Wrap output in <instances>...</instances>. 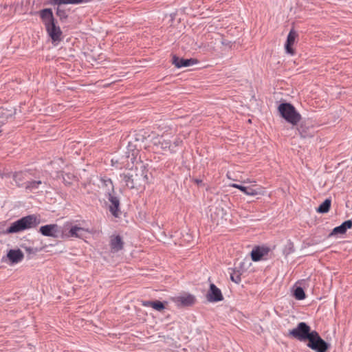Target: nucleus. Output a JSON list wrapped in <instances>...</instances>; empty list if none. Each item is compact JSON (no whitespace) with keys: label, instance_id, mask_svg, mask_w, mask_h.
Returning <instances> with one entry per match:
<instances>
[{"label":"nucleus","instance_id":"obj_1","mask_svg":"<svg viewBox=\"0 0 352 352\" xmlns=\"http://www.w3.org/2000/svg\"><path fill=\"white\" fill-rule=\"evenodd\" d=\"M41 223L40 217L36 214H30L21 218L12 223L6 230V234H13L23 232L25 230L36 228Z\"/></svg>","mask_w":352,"mask_h":352},{"label":"nucleus","instance_id":"obj_2","mask_svg":"<svg viewBox=\"0 0 352 352\" xmlns=\"http://www.w3.org/2000/svg\"><path fill=\"white\" fill-rule=\"evenodd\" d=\"M89 232V231L87 228L68 221L63 225L60 236L62 239H82L85 235Z\"/></svg>","mask_w":352,"mask_h":352},{"label":"nucleus","instance_id":"obj_3","mask_svg":"<svg viewBox=\"0 0 352 352\" xmlns=\"http://www.w3.org/2000/svg\"><path fill=\"white\" fill-rule=\"evenodd\" d=\"M281 116L293 125L297 124L301 120V116L290 103H282L278 107Z\"/></svg>","mask_w":352,"mask_h":352},{"label":"nucleus","instance_id":"obj_4","mask_svg":"<svg viewBox=\"0 0 352 352\" xmlns=\"http://www.w3.org/2000/svg\"><path fill=\"white\" fill-rule=\"evenodd\" d=\"M307 346L316 352H327L329 345L321 338L316 331H311V335L308 340Z\"/></svg>","mask_w":352,"mask_h":352},{"label":"nucleus","instance_id":"obj_5","mask_svg":"<svg viewBox=\"0 0 352 352\" xmlns=\"http://www.w3.org/2000/svg\"><path fill=\"white\" fill-rule=\"evenodd\" d=\"M311 328L305 322H301L297 327L289 332V336L298 339L300 341L309 340L311 335Z\"/></svg>","mask_w":352,"mask_h":352},{"label":"nucleus","instance_id":"obj_6","mask_svg":"<svg viewBox=\"0 0 352 352\" xmlns=\"http://www.w3.org/2000/svg\"><path fill=\"white\" fill-rule=\"evenodd\" d=\"M40 233L45 236L56 238L60 236L61 231L57 224H48L43 226L39 228Z\"/></svg>","mask_w":352,"mask_h":352},{"label":"nucleus","instance_id":"obj_7","mask_svg":"<svg viewBox=\"0 0 352 352\" xmlns=\"http://www.w3.org/2000/svg\"><path fill=\"white\" fill-rule=\"evenodd\" d=\"M206 298L210 302H218L223 299L221 290L213 283L210 285Z\"/></svg>","mask_w":352,"mask_h":352},{"label":"nucleus","instance_id":"obj_8","mask_svg":"<svg viewBox=\"0 0 352 352\" xmlns=\"http://www.w3.org/2000/svg\"><path fill=\"white\" fill-rule=\"evenodd\" d=\"M45 29L53 42H59L61 41L62 31L60 27L56 25L55 22L47 26Z\"/></svg>","mask_w":352,"mask_h":352},{"label":"nucleus","instance_id":"obj_9","mask_svg":"<svg viewBox=\"0 0 352 352\" xmlns=\"http://www.w3.org/2000/svg\"><path fill=\"white\" fill-rule=\"evenodd\" d=\"M38 14L45 28L55 22L52 10L50 8H45L40 10Z\"/></svg>","mask_w":352,"mask_h":352},{"label":"nucleus","instance_id":"obj_10","mask_svg":"<svg viewBox=\"0 0 352 352\" xmlns=\"http://www.w3.org/2000/svg\"><path fill=\"white\" fill-rule=\"evenodd\" d=\"M298 36V33L294 29H292L288 34L285 48L286 52L291 55H294L295 54L294 49L292 47L295 43Z\"/></svg>","mask_w":352,"mask_h":352},{"label":"nucleus","instance_id":"obj_11","mask_svg":"<svg viewBox=\"0 0 352 352\" xmlns=\"http://www.w3.org/2000/svg\"><path fill=\"white\" fill-rule=\"evenodd\" d=\"M270 252V248L266 246H256L251 252V258L253 261H261L263 257L267 255Z\"/></svg>","mask_w":352,"mask_h":352},{"label":"nucleus","instance_id":"obj_12","mask_svg":"<svg viewBox=\"0 0 352 352\" xmlns=\"http://www.w3.org/2000/svg\"><path fill=\"white\" fill-rule=\"evenodd\" d=\"M109 246L111 252L116 253L123 249L124 241L120 235H112L110 237Z\"/></svg>","mask_w":352,"mask_h":352},{"label":"nucleus","instance_id":"obj_13","mask_svg":"<svg viewBox=\"0 0 352 352\" xmlns=\"http://www.w3.org/2000/svg\"><path fill=\"white\" fill-rule=\"evenodd\" d=\"M173 300L177 305L190 306L195 302V298L191 294H185L177 296L174 298Z\"/></svg>","mask_w":352,"mask_h":352},{"label":"nucleus","instance_id":"obj_14","mask_svg":"<svg viewBox=\"0 0 352 352\" xmlns=\"http://www.w3.org/2000/svg\"><path fill=\"white\" fill-rule=\"evenodd\" d=\"M107 197L111 203V205L109 206L110 212L114 217H118L120 214V201L118 198L113 196L112 194H109V195H108Z\"/></svg>","mask_w":352,"mask_h":352},{"label":"nucleus","instance_id":"obj_15","mask_svg":"<svg viewBox=\"0 0 352 352\" xmlns=\"http://www.w3.org/2000/svg\"><path fill=\"white\" fill-rule=\"evenodd\" d=\"M7 257L12 263H18L23 259L24 254L19 249L10 250L7 254Z\"/></svg>","mask_w":352,"mask_h":352},{"label":"nucleus","instance_id":"obj_16","mask_svg":"<svg viewBox=\"0 0 352 352\" xmlns=\"http://www.w3.org/2000/svg\"><path fill=\"white\" fill-rule=\"evenodd\" d=\"M197 61L195 59L190 58V59H184L180 58L176 56L173 57V64L177 68H181L183 67H189L197 63Z\"/></svg>","mask_w":352,"mask_h":352},{"label":"nucleus","instance_id":"obj_17","mask_svg":"<svg viewBox=\"0 0 352 352\" xmlns=\"http://www.w3.org/2000/svg\"><path fill=\"white\" fill-rule=\"evenodd\" d=\"M153 144L157 146L158 148L162 150H167L170 148V142L169 140H166L163 138V137L156 136L153 138Z\"/></svg>","mask_w":352,"mask_h":352},{"label":"nucleus","instance_id":"obj_18","mask_svg":"<svg viewBox=\"0 0 352 352\" xmlns=\"http://www.w3.org/2000/svg\"><path fill=\"white\" fill-rule=\"evenodd\" d=\"M352 227V221L348 220L342 223L340 226L336 227L332 232V235L344 234L346 230Z\"/></svg>","mask_w":352,"mask_h":352},{"label":"nucleus","instance_id":"obj_19","mask_svg":"<svg viewBox=\"0 0 352 352\" xmlns=\"http://www.w3.org/2000/svg\"><path fill=\"white\" fill-rule=\"evenodd\" d=\"M102 186L101 189H104V193L107 196L111 195L114 192V186L111 179H101Z\"/></svg>","mask_w":352,"mask_h":352},{"label":"nucleus","instance_id":"obj_20","mask_svg":"<svg viewBox=\"0 0 352 352\" xmlns=\"http://www.w3.org/2000/svg\"><path fill=\"white\" fill-rule=\"evenodd\" d=\"M264 194V188L261 186L253 185L246 187L245 195L249 196H255Z\"/></svg>","mask_w":352,"mask_h":352},{"label":"nucleus","instance_id":"obj_21","mask_svg":"<svg viewBox=\"0 0 352 352\" xmlns=\"http://www.w3.org/2000/svg\"><path fill=\"white\" fill-rule=\"evenodd\" d=\"M331 201L329 199H325L316 209L318 213H326L329 212L331 208Z\"/></svg>","mask_w":352,"mask_h":352},{"label":"nucleus","instance_id":"obj_22","mask_svg":"<svg viewBox=\"0 0 352 352\" xmlns=\"http://www.w3.org/2000/svg\"><path fill=\"white\" fill-rule=\"evenodd\" d=\"M83 0H50V3L52 5H63V4H78Z\"/></svg>","mask_w":352,"mask_h":352},{"label":"nucleus","instance_id":"obj_23","mask_svg":"<svg viewBox=\"0 0 352 352\" xmlns=\"http://www.w3.org/2000/svg\"><path fill=\"white\" fill-rule=\"evenodd\" d=\"M41 184V181H32L28 182L25 184V188L30 190V191H33L36 189L38 188L39 185Z\"/></svg>","mask_w":352,"mask_h":352},{"label":"nucleus","instance_id":"obj_24","mask_svg":"<svg viewBox=\"0 0 352 352\" xmlns=\"http://www.w3.org/2000/svg\"><path fill=\"white\" fill-rule=\"evenodd\" d=\"M294 296L297 300H303L306 297L304 290L300 287H298L294 289Z\"/></svg>","mask_w":352,"mask_h":352},{"label":"nucleus","instance_id":"obj_25","mask_svg":"<svg viewBox=\"0 0 352 352\" xmlns=\"http://www.w3.org/2000/svg\"><path fill=\"white\" fill-rule=\"evenodd\" d=\"M152 308L157 311H161L165 308V306L163 302L159 300H155L153 301Z\"/></svg>","mask_w":352,"mask_h":352},{"label":"nucleus","instance_id":"obj_26","mask_svg":"<svg viewBox=\"0 0 352 352\" xmlns=\"http://www.w3.org/2000/svg\"><path fill=\"white\" fill-rule=\"evenodd\" d=\"M56 15L59 17L60 21H63L67 18V12L65 10L61 9L60 8H58L56 10Z\"/></svg>","mask_w":352,"mask_h":352},{"label":"nucleus","instance_id":"obj_27","mask_svg":"<svg viewBox=\"0 0 352 352\" xmlns=\"http://www.w3.org/2000/svg\"><path fill=\"white\" fill-rule=\"evenodd\" d=\"M230 186L232 187V188H237V189L240 190L241 192H243L244 194H245L246 186H241V185H239L237 184H230Z\"/></svg>","mask_w":352,"mask_h":352},{"label":"nucleus","instance_id":"obj_28","mask_svg":"<svg viewBox=\"0 0 352 352\" xmlns=\"http://www.w3.org/2000/svg\"><path fill=\"white\" fill-rule=\"evenodd\" d=\"M230 278L233 282L236 283H239L241 281V277L238 274H236V276L231 275Z\"/></svg>","mask_w":352,"mask_h":352},{"label":"nucleus","instance_id":"obj_29","mask_svg":"<svg viewBox=\"0 0 352 352\" xmlns=\"http://www.w3.org/2000/svg\"><path fill=\"white\" fill-rule=\"evenodd\" d=\"M153 301H149V300H144L142 302V305L144 307H152Z\"/></svg>","mask_w":352,"mask_h":352},{"label":"nucleus","instance_id":"obj_30","mask_svg":"<svg viewBox=\"0 0 352 352\" xmlns=\"http://www.w3.org/2000/svg\"><path fill=\"white\" fill-rule=\"evenodd\" d=\"M217 209L219 210V212H221L222 217L226 214V212L223 208H217Z\"/></svg>","mask_w":352,"mask_h":352},{"label":"nucleus","instance_id":"obj_31","mask_svg":"<svg viewBox=\"0 0 352 352\" xmlns=\"http://www.w3.org/2000/svg\"><path fill=\"white\" fill-rule=\"evenodd\" d=\"M250 182H251V181L249 179H246V180L243 182V183H245V184H248V183H250Z\"/></svg>","mask_w":352,"mask_h":352}]
</instances>
